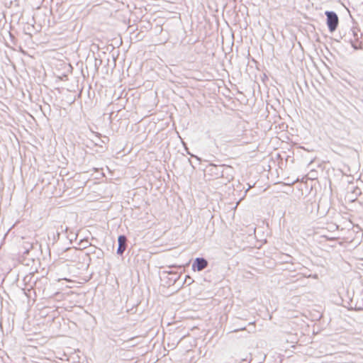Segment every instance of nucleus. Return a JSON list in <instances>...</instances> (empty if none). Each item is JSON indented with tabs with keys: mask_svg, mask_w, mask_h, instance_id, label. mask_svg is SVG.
Segmentation results:
<instances>
[{
	"mask_svg": "<svg viewBox=\"0 0 363 363\" xmlns=\"http://www.w3.org/2000/svg\"><path fill=\"white\" fill-rule=\"evenodd\" d=\"M325 16H327V25L330 32H334L338 26L339 18L337 15L333 11H325Z\"/></svg>",
	"mask_w": 363,
	"mask_h": 363,
	"instance_id": "obj_1",
	"label": "nucleus"
},
{
	"mask_svg": "<svg viewBox=\"0 0 363 363\" xmlns=\"http://www.w3.org/2000/svg\"><path fill=\"white\" fill-rule=\"evenodd\" d=\"M208 265L207 261L203 258H196L192 265L194 271H201Z\"/></svg>",
	"mask_w": 363,
	"mask_h": 363,
	"instance_id": "obj_2",
	"label": "nucleus"
},
{
	"mask_svg": "<svg viewBox=\"0 0 363 363\" xmlns=\"http://www.w3.org/2000/svg\"><path fill=\"white\" fill-rule=\"evenodd\" d=\"M118 248L117 252L122 255L126 248V238L124 235H120L118 237Z\"/></svg>",
	"mask_w": 363,
	"mask_h": 363,
	"instance_id": "obj_3",
	"label": "nucleus"
}]
</instances>
